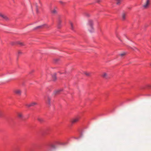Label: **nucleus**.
Masks as SVG:
<instances>
[{"mask_svg":"<svg viewBox=\"0 0 151 151\" xmlns=\"http://www.w3.org/2000/svg\"><path fill=\"white\" fill-rule=\"evenodd\" d=\"M88 30L91 33H93L94 31V21L93 20H89L88 23Z\"/></svg>","mask_w":151,"mask_h":151,"instance_id":"1","label":"nucleus"},{"mask_svg":"<svg viewBox=\"0 0 151 151\" xmlns=\"http://www.w3.org/2000/svg\"><path fill=\"white\" fill-rule=\"evenodd\" d=\"M150 4V0H145L144 4L143 7L145 9H147L149 7Z\"/></svg>","mask_w":151,"mask_h":151,"instance_id":"2","label":"nucleus"},{"mask_svg":"<svg viewBox=\"0 0 151 151\" xmlns=\"http://www.w3.org/2000/svg\"><path fill=\"white\" fill-rule=\"evenodd\" d=\"M45 100L46 101V103L49 106H51V98L48 96H47L45 97Z\"/></svg>","mask_w":151,"mask_h":151,"instance_id":"3","label":"nucleus"},{"mask_svg":"<svg viewBox=\"0 0 151 151\" xmlns=\"http://www.w3.org/2000/svg\"><path fill=\"white\" fill-rule=\"evenodd\" d=\"M46 148L47 149H54L55 148V146L53 144L49 143L46 145Z\"/></svg>","mask_w":151,"mask_h":151,"instance_id":"4","label":"nucleus"},{"mask_svg":"<svg viewBox=\"0 0 151 151\" xmlns=\"http://www.w3.org/2000/svg\"><path fill=\"white\" fill-rule=\"evenodd\" d=\"M26 46L25 44L23 42L19 41H17V46L23 47Z\"/></svg>","mask_w":151,"mask_h":151,"instance_id":"5","label":"nucleus"},{"mask_svg":"<svg viewBox=\"0 0 151 151\" xmlns=\"http://www.w3.org/2000/svg\"><path fill=\"white\" fill-rule=\"evenodd\" d=\"M37 104V103L35 102H33L29 104H27L26 106L27 107H33Z\"/></svg>","mask_w":151,"mask_h":151,"instance_id":"6","label":"nucleus"},{"mask_svg":"<svg viewBox=\"0 0 151 151\" xmlns=\"http://www.w3.org/2000/svg\"><path fill=\"white\" fill-rule=\"evenodd\" d=\"M80 119V117L77 116L75 118L73 119L72 120L71 123L72 124H74L78 121Z\"/></svg>","mask_w":151,"mask_h":151,"instance_id":"7","label":"nucleus"},{"mask_svg":"<svg viewBox=\"0 0 151 151\" xmlns=\"http://www.w3.org/2000/svg\"><path fill=\"white\" fill-rule=\"evenodd\" d=\"M2 18L6 20H9V18L5 15L0 13V18Z\"/></svg>","mask_w":151,"mask_h":151,"instance_id":"8","label":"nucleus"},{"mask_svg":"<svg viewBox=\"0 0 151 151\" xmlns=\"http://www.w3.org/2000/svg\"><path fill=\"white\" fill-rule=\"evenodd\" d=\"M102 76L105 78L107 79L109 78L108 74L107 73L103 72L102 74Z\"/></svg>","mask_w":151,"mask_h":151,"instance_id":"9","label":"nucleus"},{"mask_svg":"<svg viewBox=\"0 0 151 151\" xmlns=\"http://www.w3.org/2000/svg\"><path fill=\"white\" fill-rule=\"evenodd\" d=\"M10 44L12 46H17V41L11 42H10Z\"/></svg>","mask_w":151,"mask_h":151,"instance_id":"10","label":"nucleus"},{"mask_svg":"<svg viewBox=\"0 0 151 151\" xmlns=\"http://www.w3.org/2000/svg\"><path fill=\"white\" fill-rule=\"evenodd\" d=\"M52 77L53 81H55L57 79L56 73H55L53 75H52Z\"/></svg>","mask_w":151,"mask_h":151,"instance_id":"11","label":"nucleus"},{"mask_svg":"<svg viewBox=\"0 0 151 151\" xmlns=\"http://www.w3.org/2000/svg\"><path fill=\"white\" fill-rule=\"evenodd\" d=\"M127 14L125 12H123L122 15V18L123 20H124L125 19Z\"/></svg>","mask_w":151,"mask_h":151,"instance_id":"12","label":"nucleus"},{"mask_svg":"<svg viewBox=\"0 0 151 151\" xmlns=\"http://www.w3.org/2000/svg\"><path fill=\"white\" fill-rule=\"evenodd\" d=\"M62 91V90H61V89L57 90L55 91L54 92V93L55 95L58 94L60 93V92Z\"/></svg>","mask_w":151,"mask_h":151,"instance_id":"13","label":"nucleus"},{"mask_svg":"<svg viewBox=\"0 0 151 151\" xmlns=\"http://www.w3.org/2000/svg\"><path fill=\"white\" fill-rule=\"evenodd\" d=\"M14 93L20 95L21 94V91L19 90H16L15 91Z\"/></svg>","mask_w":151,"mask_h":151,"instance_id":"14","label":"nucleus"},{"mask_svg":"<svg viewBox=\"0 0 151 151\" xmlns=\"http://www.w3.org/2000/svg\"><path fill=\"white\" fill-rule=\"evenodd\" d=\"M51 13L53 14H55L57 13V10L56 8L52 9L51 10Z\"/></svg>","mask_w":151,"mask_h":151,"instance_id":"15","label":"nucleus"},{"mask_svg":"<svg viewBox=\"0 0 151 151\" xmlns=\"http://www.w3.org/2000/svg\"><path fill=\"white\" fill-rule=\"evenodd\" d=\"M18 118L21 119H22L24 118V116L21 113H19L18 114Z\"/></svg>","mask_w":151,"mask_h":151,"instance_id":"16","label":"nucleus"},{"mask_svg":"<svg viewBox=\"0 0 151 151\" xmlns=\"http://www.w3.org/2000/svg\"><path fill=\"white\" fill-rule=\"evenodd\" d=\"M126 54H127L126 52H122L119 54V55L121 57H123L124 56V55H125Z\"/></svg>","mask_w":151,"mask_h":151,"instance_id":"17","label":"nucleus"},{"mask_svg":"<svg viewBox=\"0 0 151 151\" xmlns=\"http://www.w3.org/2000/svg\"><path fill=\"white\" fill-rule=\"evenodd\" d=\"M37 119L41 123L43 122L44 121L43 119L39 117Z\"/></svg>","mask_w":151,"mask_h":151,"instance_id":"18","label":"nucleus"},{"mask_svg":"<svg viewBox=\"0 0 151 151\" xmlns=\"http://www.w3.org/2000/svg\"><path fill=\"white\" fill-rule=\"evenodd\" d=\"M59 60H60L59 59H55L54 60V62L55 63H58Z\"/></svg>","mask_w":151,"mask_h":151,"instance_id":"19","label":"nucleus"},{"mask_svg":"<svg viewBox=\"0 0 151 151\" xmlns=\"http://www.w3.org/2000/svg\"><path fill=\"white\" fill-rule=\"evenodd\" d=\"M117 38H118V39L121 42H123L121 38L119 36L117 35Z\"/></svg>","mask_w":151,"mask_h":151,"instance_id":"20","label":"nucleus"},{"mask_svg":"<svg viewBox=\"0 0 151 151\" xmlns=\"http://www.w3.org/2000/svg\"><path fill=\"white\" fill-rule=\"evenodd\" d=\"M22 54V52L20 51H19L18 52V55L19 56Z\"/></svg>","mask_w":151,"mask_h":151,"instance_id":"21","label":"nucleus"},{"mask_svg":"<svg viewBox=\"0 0 151 151\" xmlns=\"http://www.w3.org/2000/svg\"><path fill=\"white\" fill-rule=\"evenodd\" d=\"M43 25H42L37 26L36 27V29H39V28H42V27H43Z\"/></svg>","mask_w":151,"mask_h":151,"instance_id":"22","label":"nucleus"},{"mask_svg":"<svg viewBox=\"0 0 151 151\" xmlns=\"http://www.w3.org/2000/svg\"><path fill=\"white\" fill-rule=\"evenodd\" d=\"M70 25H71V29L73 30V29H74V28H73V24L71 22L70 23Z\"/></svg>","mask_w":151,"mask_h":151,"instance_id":"23","label":"nucleus"},{"mask_svg":"<svg viewBox=\"0 0 151 151\" xmlns=\"http://www.w3.org/2000/svg\"><path fill=\"white\" fill-rule=\"evenodd\" d=\"M117 1L116 2V4L118 5L120 3V0H117Z\"/></svg>","mask_w":151,"mask_h":151,"instance_id":"24","label":"nucleus"},{"mask_svg":"<svg viewBox=\"0 0 151 151\" xmlns=\"http://www.w3.org/2000/svg\"><path fill=\"white\" fill-rule=\"evenodd\" d=\"M61 22V21H60V20H59L58 23V28L60 27V24Z\"/></svg>","mask_w":151,"mask_h":151,"instance_id":"25","label":"nucleus"},{"mask_svg":"<svg viewBox=\"0 0 151 151\" xmlns=\"http://www.w3.org/2000/svg\"><path fill=\"white\" fill-rule=\"evenodd\" d=\"M62 144L60 143L57 142H55V145H61Z\"/></svg>","mask_w":151,"mask_h":151,"instance_id":"26","label":"nucleus"},{"mask_svg":"<svg viewBox=\"0 0 151 151\" xmlns=\"http://www.w3.org/2000/svg\"><path fill=\"white\" fill-rule=\"evenodd\" d=\"M84 74L87 76H89L90 75V73H87L86 72L84 73Z\"/></svg>","mask_w":151,"mask_h":151,"instance_id":"27","label":"nucleus"},{"mask_svg":"<svg viewBox=\"0 0 151 151\" xmlns=\"http://www.w3.org/2000/svg\"><path fill=\"white\" fill-rule=\"evenodd\" d=\"M36 12L37 13H38V7H37V5H36Z\"/></svg>","mask_w":151,"mask_h":151,"instance_id":"28","label":"nucleus"},{"mask_svg":"<svg viewBox=\"0 0 151 151\" xmlns=\"http://www.w3.org/2000/svg\"><path fill=\"white\" fill-rule=\"evenodd\" d=\"M101 1V0H96V2L97 3H99Z\"/></svg>","mask_w":151,"mask_h":151,"instance_id":"29","label":"nucleus"},{"mask_svg":"<svg viewBox=\"0 0 151 151\" xmlns=\"http://www.w3.org/2000/svg\"><path fill=\"white\" fill-rule=\"evenodd\" d=\"M60 3L61 4H63V3H64V2H63L62 1H60Z\"/></svg>","mask_w":151,"mask_h":151,"instance_id":"30","label":"nucleus"},{"mask_svg":"<svg viewBox=\"0 0 151 151\" xmlns=\"http://www.w3.org/2000/svg\"><path fill=\"white\" fill-rule=\"evenodd\" d=\"M2 114L1 112L0 111V116H1Z\"/></svg>","mask_w":151,"mask_h":151,"instance_id":"31","label":"nucleus"},{"mask_svg":"<svg viewBox=\"0 0 151 151\" xmlns=\"http://www.w3.org/2000/svg\"><path fill=\"white\" fill-rule=\"evenodd\" d=\"M74 138L76 139H78V138L76 137H75Z\"/></svg>","mask_w":151,"mask_h":151,"instance_id":"32","label":"nucleus"},{"mask_svg":"<svg viewBox=\"0 0 151 151\" xmlns=\"http://www.w3.org/2000/svg\"><path fill=\"white\" fill-rule=\"evenodd\" d=\"M32 71V72H33L34 71V70H33Z\"/></svg>","mask_w":151,"mask_h":151,"instance_id":"33","label":"nucleus"},{"mask_svg":"<svg viewBox=\"0 0 151 151\" xmlns=\"http://www.w3.org/2000/svg\"><path fill=\"white\" fill-rule=\"evenodd\" d=\"M150 65L151 66V63H150Z\"/></svg>","mask_w":151,"mask_h":151,"instance_id":"34","label":"nucleus"}]
</instances>
